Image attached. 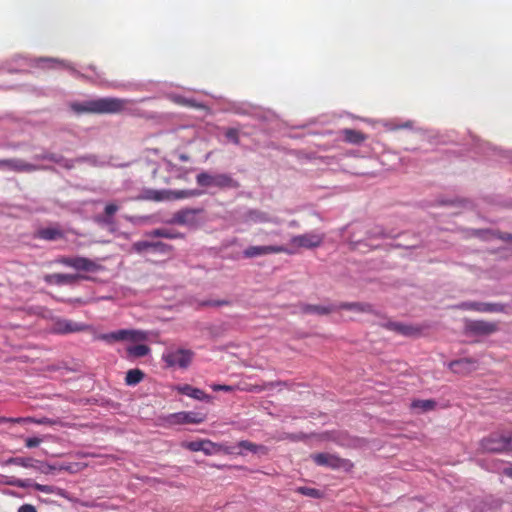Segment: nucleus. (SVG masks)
Listing matches in <instances>:
<instances>
[{"instance_id": "nucleus-22", "label": "nucleus", "mask_w": 512, "mask_h": 512, "mask_svg": "<svg viewBox=\"0 0 512 512\" xmlns=\"http://www.w3.org/2000/svg\"><path fill=\"white\" fill-rule=\"evenodd\" d=\"M386 329L394 331L404 336H414L420 333V329L412 325H406L400 322L389 321L383 325Z\"/></svg>"}, {"instance_id": "nucleus-7", "label": "nucleus", "mask_w": 512, "mask_h": 512, "mask_svg": "<svg viewBox=\"0 0 512 512\" xmlns=\"http://www.w3.org/2000/svg\"><path fill=\"white\" fill-rule=\"evenodd\" d=\"M311 458L318 466H325L334 470L343 469L344 471H350L354 466L350 460L340 458L330 453L313 454Z\"/></svg>"}, {"instance_id": "nucleus-32", "label": "nucleus", "mask_w": 512, "mask_h": 512, "mask_svg": "<svg viewBox=\"0 0 512 512\" xmlns=\"http://www.w3.org/2000/svg\"><path fill=\"white\" fill-rule=\"evenodd\" d=\"M119 210V206L114 203H109L104 208V215L97 217L99 223L106 225L113 224V215Z\"/></svg>"}, {"instance_id": "nucleus-25", "label": "nucleus", "mask_w": 512, "mask_h": 512, "mask_svg": "<svg viewBox=\"0 0 512 512\" xmlns=\"http://www.w3.org/2000/svg\"><path fill=\"white\" fill-rule=\"evenodd\" d=\"M49 63L51 65H49L48 67H54V64L55 65H58V66H61L63 68H66L68 69L69 71H71V73L76 76V77H83V75L77 71L74 67L71 66V64L65 60H61V59H57V58H39L37 60V63Z\"/></svg>"}, {"instance_id": "nucleus-1", "label": "nucleus", "mask_w": 512, "mask_h": 512, "mask_svg": "<svg viewBox=\"0 0 512 512\" xmlns=\"http://www.w3.org/2000/svg\"><path fill=\"white\" fill-rule=\"evenodd\" d=\"M131 102L128 99L104 97L85 102H73L70 107L77 114H117L125 111Z\"/></svg>"}, {"instance_id": "nucleus-12", "label": "nucleus", "mask_w": 512, "mask_h": 512, "mask_svg": "<svg viewBox=\"0 0 512 512\" xmlns=\"http://www.w3.org/2000/svg\"><path fill=\"white\" fill-rule=\"evenodd\" d=\"M277 253H286L291 255L294 254V251L289 250L287 247L282 245L250 246L244 250L243 255L246 258H254Z\"/></svg>"}, {"instance_id": "nucleus-8", "label": "nucleus", "mask_w": 512, "mask_h": 512, "mask_svg": "<svg viewBox=\"0 0 512 512\" xmlns=\"http://www.w3.org/2000/svg\"><path fill=\"white\" fill-rule=\"evenodd\" d=\"M464 328L466 333L478 336H488L499 330L496 322L485 320H466Z\"/></svg>"}, {"instance_id": "nucleus-38", "label": "nucleus", "mask_w": 512, "mask_h": 512, "mask_svg": "<svg viewBox=\"0 0 512 512\" xmlns=\"http://www.w3.org/2000/svg\"><path fill=\"white\" fill-rule=\"evenodd\" d=\"M151 247H152V242H148V241H138L133 244V249L138 253H141Z\"/></svg>"}, {"instance_id": "nucleus-33", "label": "nucleus", "mask_w": 512, "mask_h": 512, "mask_svg": "<svg viewBox=\"0 0 512 512\" xmlns=\"http://www.w3.org/2000/svg\"><path fill=\"white\" fill-rule=\"evenodd\" d=\"M144 376H145V374L142 370L130 369L126 373L125 383L129 386L137 385L138 383H140L143 380Z\"/></svg>"}, {"instance_id": "nucleus-11", "label": "nucleus", "mask_w": 512, "mask_h": 512, "mask_svg": "<svg viewBox=\"0 0 512 512\" xmlns=\"http://www.w3.org/2000/svg\"><path fill=\"white\" fill-rule=\"evenodd\" d=\"M205 415L191 411H181L167 416V422L171 425L200 424L205 421Z\"/></svg>"}, {"instance_id": "nucleus-28", "label": "nucleus", "mask_w": 512, "mask_h": 512, "mask_svg": "<svg viewBox=\"0 0 512 512\" xmlns=\"http://www.w3.org/2000/svg\"><path fill=\"white\" fill-rule=\"evenodd\" d=\"M342 133L344 140L351 144H360L367 139L364 133L354 129H344Z\"/></svg>"}, {"instance_id": "nucleus-50", "label": "nucleus", "mask_w": 512, "mask_h": 512, "mask_svg": "<svg viewBox=\"0 0 512 512\" xmlns=\"http://www.w3.org/2000/svg\"><path fill=\"white\" fill-rule=\"evenodd\" d=\"M208 305H213V306H222V305H227L228 304V301L226 300H220V301H214V302H209L207 303Z\"/></svg>"}, {"instance_id": "nucleus-19", "label": "nucleus", "mask_w": 512, "mask_h": 512, "mask_svg": "<svg viewBox=\"0 0 512 512\" xmlns=\"http://www.w3.org/2000/svg\"><path fill=\"white\" fill-rule=\"evenodd\" d=\"M299 311L302 314H316L319 316L329 315L332 312L337 311L336 304L330 305H314L302 303L299 305Z\"/></svg>"}, {"instance_id": "nucleus-34", "label": "nucleus", "mask_w": 512, "mask_h": 512, "mask_svg": "<svg viewBox=\"0 0 512 512\" xmlns=\"http://www.w3.org/2000/svg\"><path fill=\"white\" fill-rule=\"evenodd\" d=\"M150 352L149 346L145 344H137L134 346H129L127 348V353L131 357H144Z\"/></svg>"}, {"instance_id": "nucleus-9", "label": "nucleus", "mask_w": 512, "mask_h": 512, "mask_svg": "<svg viewBox=\"0 0 512 512\" xmlns=\"http://www.w3.org/2000/svg\"><path fill=\"white\" fill-rule=\"evenodd\" d=\"M506 305L502 303H486L467 301L462 302L456 306L458 309L471 310L480 313H503L506 312Z\"/></svg>"}, {"instance_id": "nucleus-30", "label": "nucleus", "mask_w": 512, "mask_h": 512, "mask_svg": "<svg viewBox=\"0 0 512 512\" xmlns=\"http://www.w3.org/2000/svg\"><path fill=\"white\" fill-rule=\"evenodd\" d=\"M238 447L243 448L247 451H250L254 454L266 455L268 454V448L264 445L255 444L248 440H241L237 444Z\"/></svg>"}, {"instance_id": "nucleus-48", "label": "nucleus", "mask_w": 512, "mask_h": 512, "mask_svg": "<svg viewBox=\"0 0 512 512\" xmlns=\"http://www.w3.org/2000/svg\"><path fill=\"white\" fill-rule=\"evenodd\" d=\"M505 446H507V452L512 451V433L505 434Z\"/></svg>"}, {"instance_id": "nucleus-46", "label": "nucleus", "mask_w": 512, "mask_h": 512, "mask_svg": "<svg viewBox=\"0 0 512 512\" xmlns=\"http://www.w3.org/2000/svg\"><path fill=\"white\" fill-rule=\"evenodd\" d=\"M18 512H37V510L31 504H24L18 509Z\"/></svg>"}, {"instance_id": "nucleus-36", "label": "nucleus", "mask_w": 512, "mask_h": 512, "mask_svg": "<svg viewBox=\"0 0 512 512\" xmlns=\"http://www.w3.org/2000/svg\"><path fill=\"white\" fill-rule=\"evenodd\" d=\"M436 403L434 400H416L412 403L413 408H420L423 411L434 409Z\"/></svg>"}, {"instance_id": "nucleus-4", "label": "nucleus", "mask_w": 512, "mask_h": 512, "mask_svg": "<svg viewBox=\"0 0 512 512\" xmlns=\"http://www.w3.org/2000/svg\"><path fill=\"white\" fill-rule=\"evenodd\" d=\"M194 358V352L189 349H167L162 354V360L165 362L167 367H179L186 369L191 364Z\"/></svg>"}, {"instance_id": "nucleus-35", "label": "nucleus", "mask_w": 512, "mask_h": 512, "mask_svg": "<svg viewBox=\"0 0 512 512\" xmlns=\"http://www.w3.org/2000/svg\"><path fill=\"white\" fill-rule=\"evenodd\" d=\"M0 484H6V485H12L19 488H26L29 486V483L27 480L22 479H16V478H9L7 476L0 475Z\"/></svg>"}, {"instance_id": "nucleus-52", "label": "nucleus", "mask_w": 512, "mask_h": 512, "mask_svg": "<svg viewBox=\"0 0 512 512\" xmlns=\"http://www.w3.org/2000/svg\"><path fill=\"white\" fill-rule=\"evenodd\" d=\"M204 449H205V450H202V451H203L205 454H207V455H210V454H212V453H215V452H216V451H215L212 447H210V446H204Z\"/></svg>"}, {"instance_id": "nucleus-41", "label": "nucleus", "mask_w": 512, "mask_h": 512, "mask_svg": "<svg viewBox=\"0 0 512 512\" xmlns=\"http://www.w3.org/2000/svg\"><path fill=\"white\" fill-rule=\"evenodd\" d=\"M42 441V438L39 437H29L25 440V446L27 448H35L39 446Z\"/></svg>"}, {"instance_id": "nucleus-15", "label": "nucleus", "mask_w": 512, "mask_h": 512, "mask_svg": "<svg viewBox=\"0 0 512 512\" xmlns=\"http://www.w3.org/2000/svg\"><path fill=\"white\" fill-rule=\"evenodd\" d=\"M203 208H184L174 213L171 223L195 226L197 224L196 216L203 213Z\"/></svg>"}, {"instance_id": "nucleus-6", "label": "nucleus", "mask_w": 512, "mask_h": 512, "mask_svg": "<svg viewBox=\"0 0 512 512\" xmlns=\"http://www.w3.org/2000/svg\"><path fill=\"white\" fill-rule=\"evenodd\" d=\"M98 340L105 341L109 344L121 341L137 342L146 339V333L139 330L121 329L110 333L100 334Z\"/></svg>"}, {"instance_id": "nucleus-21", "label": "nucleus", "mask_w": 512, "mask_h": 512, "mask_svg": "<svg viewBox=\"0 0 512 512\" xmlns=\"http://www.w3.org/2000/svg\"><path fill=\"white\" fill-rule=\"evenodd\" d=\"M85 277L77 274H62L53 273L45 276V281L49 284L55 285H66L74 284L78 279H84Z\"/></svg>"}, {"instance_id": "nucleus-23", "label": "nucleus", "mask_w": 512, "mask_h": 512, "mask_svg": "<svg viewBox=\"0 0 512 512\" xmlns=\"http://www.w3.org/2000/svg\"><path fill=\"white\" fill-rule=\"evenodd\" d=\"M338 310H350L356 313H373V307L369 303L362 302H342L336 304Z\"/></svg>"}, {"instance_id": "nucleus-3", "label": "nucleus", "mask_w": 512, "mask_h": 512, "mask_svg": "<svg viewBox=\"0 0 512 512\" xmlns=\"http://www.w3.org/2000/svg\"><path fill=\"white\" fill-rule=\"evenodd\" d=\"M196 182L201 187H217L220 189L233 188L237 189L240 187L238 181L233 179L229 174H209L207 172H201L196 176Z\"/></svg>"}, {"instance_id": "nucleus-13", "label": "nucleus", "mask_w": 512, "mask_h": 512, "mask_svg": "<svg viewBox=\"0 0 512 512\" xmlns=\"http://www.w3.org/2000/svg\"><path fill=\"white\" fill-rule=\"evenodd\" d=\"M57 262L78 271L94 272L99 268L94 261L85 257H60Z\"/></svg>"}, {"instance_id": "nucleus-40", "label": "nucleus", "mask_w": 512, "mask_h": 512, "mask_svg": "<svg viewBox=\"0 0 512 512\" xmlns=\"http://www.w3.org/2000/svg\"><path fill=\"white\" fill-rule=\"evenodd\" d=\"M151 248L157 252L166 253L170 251L172 247L163 242H152Z\"/></svg>"}, {"instance_id": "nucleus-37", "label": "nucleus", "mask_w": 512, "mask_h": 512, "mask_svg": "<svg viewBox=\"0 0 512 512\" xmlns=\"http://www.w3.org/2000/svg\"><path fill=\"white\" fill-rule=\"evenodd\" d=\"M297 492L312 498H320L322 496L321 491L311 487H299Z\"/></svg>"}, {"instance_id": "nucleus-10", "label": "nucleus", "mask_w": 512, "mask_h": 512, "mask_svg": "<svg viewBox=\"0 0 512 512\" xmlns=\"http://www.w3.org/2000/svg\"><path fill=\"white\" fill-rule=\"evenodd\" d=\"M44 169L42 166L28 163L22 159H0V170H9L16 173H30Z\"/></svg>"}, {"instance_id": "nucleus-31", "label": "nucleus", "mask_w": 512, "mask_h": 512, "mask_svg": "<svg viewBox=\"0 0 512 512\" xmlns=\"http://www.w3.org/2000/svg\"><path fill=\"white\" fill-rule=\"evenodd\" d=\"M37 463H39L38 460L29 457H11L5 461L6 465L13 464L24 468H37Z\"/></svg>"}, {"instance_id": "nucleus-44", "label": "nucleus", "mask_w": 512, "mask_h": 512, "mask_svg": "<svg viewBox=\"0 0 512 512\" xmlns=\"http://www.w3.org/2000/svg\"><path fill=\"white\" fill-rule=\"evenodd\" d=\"M211 388L214 391H225V392H232L234 391V387L230 385H220V384H214L211 386Z\"/></svg>"}, {"instance_id": "nucleus-45", "label": "nucleus", "mask_w": 512, "mask_h": 512, "mask_svg": "<svg viewBox=\"0 0 512 512\" xmlns=\"http://www.w3.org/2000/svg\"><path fill=\"white\" fill-rule=\"evenodd\" d=\"M32 421L30 417H18V418H11L10 423H19V424H26L30 423Z\"/></svg>"}, {"instance_id": "nucleus-27", "label": "nucleus", "mask_w": 512, "mask_h": 512, "mask_svg": "<svg viewBox=\"0 0 512 512\" xmlns=\"http://www.w3.org/2000/svg\"><path fill=\"white\" fill-rule=\"evenodd\" d=\"M34 158L36 160H49V161L55 162L66 169H71L73 167V164L71 163L70 160L65 159L64 157H62L60 155L53 154V153H44V154H40V155H35Z\"/></svg>"}, {"instance_id": "nucleus-14", "label": "nucleus", "mask_w": 512, "mask_h": 512, "mask_svg": "<svg viewBox=\"0 0 512 512\" xmlns=\"http://www.w3.org/2000/svg\"><path fill=\"white\" fill-rule=\"evenodd\" d=\"M505 445V434L500 433H493L480 442V448L483 452H507V446Z\"/></svg>"}, {"instance_id": "nucleus-5", "label": "nucleus", "mask_w": 512, "mask_h": 512, "mask_svg": "<svg viewBox=\"0 0 512 512\" xmlns=\"http://www.w3.org/2000/svg\"><path fill=\"white\" fill-rule=\"evenodd\" d=\"M325 235L323 233L311 231L305 234L293 236L290 239L289 250L296 251L300 248L312 249L319 247L324 241Z\"/></svg>"}, {"instance_id": "nucleus-47", "label": "nucleus", "mask_w": 512, "mask_h": 512, "mask_svg": "<svg viewBox=\"0 0 512 512\" xmlns=\"http://www.w3.org/2000/svg\"><path fill=\"white\" fill-rule=\"evenodd\" d=\"M369 237L383 238V237H387V235L385 234V232L382 229H377L373 232H370Z\"/></svg>"}, {"instance_id": "nucleus-55", "label": "nucleus", "mask_w": 512, "mask_h": 512, "mask_svg": "<svg viewBox=\"0 0 512 512\" xmlns=\"http://www.w3.org/2000/svg\"><path fill=\"white\" fill-rule=\"evenodd\" d=\"M400 127L401 128H409V127H411V123L410 122H406L405 124L401 125Z\"/></svg>"}, {"instance_id": "nucleus-49", "label": "nucleus", "mask_w": 512, "mask_h": 512, "mask_svg": "<svg viewBox=\"0 0 512 512\" xmlns=\"http://www.w3.org/2000/svg\"><path fill=\"white\" fill-rule=\"evenodd\" d=\"M54 469H55V467H53V466H51V465H45V466H43V467L39 468V470H40L42 473H46V474H47V473H49V472H51V471H52V470H54Z\"/></svg>"}, {"instance_id": "nucleus-16", "label": "nucleus", "mask_w": 512, "mask_h": 512, "mask_svg": "<svg viewBox=\"0 0 512 512\" xmlns=\"http://www.w3.org/2000/svg\"><path fill=\"white\" fill-rule=\"evenodd\" d=\"M52 329L58 334H68L84 331L87 326L69 319H57L54 321Z\"/></svg>"}, {"instance_id": "nucleus-56", "label": "nucleus", "mask_w": 512, "mask_h": 512, "mask_svg": "<svg viewBox=\"0 0 512 512\" xmlns=\"http://www.w3.org/2000/svg\"><path fill=\"white\" fill-rule=\"evenodd\" d=\"M360 242H354V248H357Z\"/></svg>"}, {"instance_id": "nucleus-39", "label": "nucleus", "mask_w": 512, "mask_h": 512, "mask_svg": "<svg viewBox=\"0 0 512 512\" xmlns=\"http://www.w3.org/2000/svg\"><path fill=\"white\" fill-rule=\"evenodd\" d=\"M30 419L32 421H30V423H34V424H37V425H47V426H52L55 424V421L50 419V418H47V417H42V418H35V417H30Z\"/></svg>"}, {"instance_id": "nucleus-51", "label": "nucleus", "mask_w": 512, "mask_h": 512, "mask_svg": "<svg viewBox=\"0 0 512 512\" xmlns=\"http://www.w3.org/2000/svg\"><path fill=\"white\" fill-rule=\"evenodd\" d=\"M503 473H504L506 476H508V477L512 478V464H511V465H509L508 467H505V468H504V470H503Z\"/></svg>"}, {"instance_id": "nucleus-42", "label": "nucleus", "mask_w": 512, "mask_h": 512, "mask_svg": "<svg viewBox=\"0 0 512 512\" xmlns=\"http://www.w3.org/2000/svg\"><path fill=\"white\" fill-rule=\"evenodd\" d=\"M33 487L35 490L46 493V494H51L54 492V487L50 486V485H43V484L35 483L33 485Z\"/></svg>"}, {"instance_id": "nucleus-18", "label": "nucleus", "mask_w": 512, "mask_h": 512, "mask_svg": "<svg viewBox=\"0 0 512 512\" xmlns=\"http://www.w3.org/2000/svg\"><path fill=\"white\" fill-rule=\"evenodd\" d=\"M449 368L456 374L468 375L477 368V361L471 358L454 360L449 363Z\"/></svg>"}, {"instance_id": "nucleus-29", "label": "nucleus", "mask_w": 512, "mask_h": 512, "mask_svg": "<svg viewBox=\"0 0 512 512\" xmlns=\"http://www.w3.org/2000/svg\"><path fill=\"white\" fill-rule=\"evenodd\" d=\"M171 100L180 106L188 107V108H194V109H203L205 106L199 102H197L195 99L192 98H186L181 95H172Z\"/></svg>"}, {"instance_id": "nucleus-24", "label": "nucleus", "mask_w": 512, "mask_h": 512, "mask_svg": "<svg viewBox=\"0 0 512 512\" xmlns=\"http://www.w3.org/2000/svg\"><path fill=\"white\" fill-rule=\"evenodd\" d=\"M36 237L46 241H55L64 238V232L57 226L45 227L37 231Z\"/></svg>"}, {"instance_id": "nucleus-43", "label": "nucleus", "mask_w": 512, "mask_h": 512, "mask_svg": "<svg viewBox=\"0 0 512 512\" xmlns=\"http://www.w3.org/2000/svg\"><path fill=\"white\" fill-rule=\"evenodd\" d=\"M226 137L233 141L235 144H239V135L236 129H228L225 133Z\"/></svg>"}, {"instance_id": "nucleus-57", "label": "nucleus", "mask_w": 512, "mask_h": 512, "mask_svg": "<svg viewBox=\"0 0 512 512\" xmlns=\"http://www.w3.org/2000/svg\"><path fill=\"white\" fill-rule=\"evenodd\" d=\"M167 164L169 167H171V168L173 167V164L170 161H167Z\"/></svg>"}, {"instance_id": "nucleus-20", "label": "nucleus", "mask_w": 512, "mask_h": 512, "mask_svg": "<svg viewBox=\"0 0 512 512\" xmlns=\"http://www.w3.org/2000/svg\"><path fill=\"white\" fill-rule=\"evenodd\" d=\"M175 390L180 394L189 396L199 401L211 402L212 400V397L206 394L203 390L192 387L189 384L178 385L175 387Z\"/></svg>"}, {"instance_id": "nucleus-17", "label": "nucleus", "mask_w": 512, "mask_h": 512, "mask_svg": "<svg viewBox=\"0 0 512 512\" xmlns=\"http://www.w3.org/2000/svg\"><path fill=\"white\" fill-rule=\"evenodd\" d=\"M204 446H210L215 451H222V452H224L226 454H232L233 453V447L226 446V445H223V444H216V443H213L210 440L191 441V442H187V443L184 444V447H186L187 449H189L190 451H193V452L205 450Z\"/></svg>"}, {"instance_id": "nucleus-54", "label": "nucleus", "mask_w": 512, "mask_h": 512, "mask_svg": "<svg viewBox=\"0 0 512 512\" xmlns=\"http://www.w3.org/2000/svg\"><path fill=\"white\" fill-rule=\"evenodd\" d=\"M11 418L8 417H0V424L1 423H8L10 422Z\"/></svg>"}, {"instance_id": "nucleus-26", "label": "nucleus", "mask_w": 512, "mask_h": 512, "mask_svg": "<svg viewBox=\"0 0 512 512\" xmlns=\"http://www.w3.org/2000/svg\"><path fill=\"white\" fill-rule=\"evenodd\" d=\"M147 236L149 237H161V238H167V239H178V238H184V234L176 231L171 230L167 228H157L147 233Z\"/></svg>"}, {"instance_id": "nucleus-53", "label": "nucleus", "mask_w": 512, "mask_h": 512, "mask_svg": "<svg viewBox=\"0 0 512 512\" xmlns=\"http://www.w3.org/2000/svg\"><path fill=\"white\" fill-rule=\"evenodd\" d=\"M179 159L183 162H187L190 160V157L187 154L182 153L179 155Z\"/></svg>"}, {"instance_id": "nucleus-2", "label": "nucleus", "mask_w": 512, "mask_h": 512, "mask_svg": "<svg viewBox=\"0 0 512 512\" xmlns=\"http://www.w3.org/2000/svg\"><path fill=\"white\" fill-rule=\"evenodd\" d=\"M202 192L197 189H184V190H154L149 189L145 191L144 199L152 200V201H172L179 199L192 198L196 196H200Z\"/></svg>"}]
</instances>
